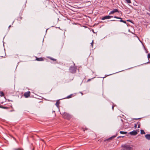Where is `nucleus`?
Segmentation results:
<instances>
[{"instance_id": "nucleus-18", "label": "nucleus", "mask_w": 150, "mask_h": 150, "mask_svg": "<svg viewBox=\"0 0 150 150\" xmlns=\"http://www.w3.org/2000/svg\"><path fill=\"white\" fill-rule=\"evenodd\" d=\"M147 57L148 59L150 58V53L148 54Z\"/></svg>"}, {"instance_id": "nucleus-1", "label": "nucleus", "mask_w": 150, "mask_h": 150, "mask_svg": "<svg viewBox=\"0 0 150 150\" xmlns=\"http://www.w3.org/2000/svg\"><path fill=\"white\" fill-rule=\"evenodd\" d=\"M113 17V16H105L103 17L101 19L103 20H104L105 19H109ZM114 18H117V19H120V22H123L125 23H126V22L125 21H124L122 20V18L120 17H118L116 16H114L113 17Z\"/></svg>"}, {"instance_id": "nucleus-26", "label": "nucleus", "mask_w": 150, "mask_h": 150, "mask_svg": "<svg viewBox=\"0 0 150 150\" xmlns=\"http://www.w3.org/2000/svg\"><path fill=\"white\" fill-rule=\"evenodd\" d=\"M116 21V20H111V21Z\"/></svg>"}, {"instance_id": "nucleus-2", "label": "nucleus", "mask_w": 150, "mask_h": 150, "mask_svg": "<svg viewBox=\"0 0 150 150\" xmlns=\"http://www.w3.org/2000/svg\"><path fill=\"white\" fill-rule=\"evenodd\" d=\"M123 150H132V147L129 145H124L122 146Z\"/></svg>"}, {"instance_id": "nucleus-30", "label": "nucleus", "mask_w": 150, "mask_h": 150, "mask_svg": "<svg viewBox=\"0 0 150 150\" xmlns=\"http://www.w3.org/2000/svg\"><path fill=\"white\" fill-rule=\"evenodd\" d=\"M138 119H136V120H137Z\"/></svg>"}, {"instance_id": "nucleus-28", "label": "nucleus", "mask_w": 150, "mask_h": 150, "mask_svg": "<svg viewBox=\"0 0 150 150\" xmlns=\"http://www.w3.org/2000/svg\"><path fill=\"white\" fill-rule=\"evenodd\" d=\"M11 27V25H10L8 27V28H10Z\"/></svg>"}, {"instance_id": "nucleus-8", "label": "nucleus", "mask_w": 150, "mask_h": 150, "mask_svg": "<svg viewBox=\"0 0 150 150\" xmlns=\"http://www.w3.org/2000/svg\"><path fill=\"white\" fill-rule=\"evenodd\" d=\"M145 137L146 138L149 140H150V134H147L145 135Z\"/></svg>"}, {"instance_id": "nucleus-15", "label": "nucleus", "mask_w": 150, "mask_h": 150, "mask_svg": "<svg viewBox=\"0 0 150 150\" xmlns=\"http://www.w3.org/2000/svg\"><path fill=\"white\" fill-rule=\"evenodd\" d=\"M22 18V17H21V16H20L19 17H18V20H20V21L21 20Z\"/></svg>"}, {"instance_id": "nucleus-24", "label": "nucleus", "mask_w": 150, "mask_h": 150, "mask_svg": "<svg viewBox=\"0 0 150 150\" xmlns=\"http://www.w3.org/2000/svg\"><path fill=\"white\" fill-rule=\"evenodd\" d=\"M147 14L149 16H150V13H147Z\"/></svg>"}, {"instance_id": "nucleus-14", "label": "nucleus", "mask_w": 150, "mask_h": 150, "mask_svg": "<svg viewBox=\"0 0 150 150\" xmlns=\"http://www.w3.org/2000/svg\"><path fill=\"white\" fill-rule=\"evenodd\" d=\"M0 95L1 96H3L4 95V93L2 92H1L0 93Z\"/></svg>"}, {"instance_id": "nucleus-31", "label": "nucleus", "mask_w": 150, "mask_h": 150, "mask_svg": "<svg viewBox=\"0 0 150 150\" xmlns=\"http://www.w3.org/2000/svg\"><path fill=\"white\" fill-rule=\"evenodd\" d=\"M13 110H11V111H13Z\"/></svg>"}, {"instance_id": "nucleus-22", "label": "nucleus", "mask_w": 150, "mask_h": 150, "mask_svg": "<svg viewBox=\"0 0 150 150\" xmlns=\"http://www.w3.org/2000/svg\"><path fill=\"white\" fill-rule=\"evenodd\" d=\"M1 108H4V109H6V107H3V106Z\"/></svg>"}, {"instance_id": "nucleus-5", "label": "nucleus", "mask_w": 150, "mask_h": 150, "mask_svg": "<svg viewBox=\"0 0 150 150\" xmlns=\"http://www.w3.org/2000/svg\"><path fill=\"white\" fill-rule=\"evenodd\" d=\"M30 91H28L25 92L24 94V96L25 98H28L30 96Z\"/></svg>"}, {"instance_id": "nucleus-11", "label": "nucleus", "mask_w": 150, "mask_h": 150, "mask_svg": "<svg viewBox=\"0 0 150 150\" xmlns=\"http://www.w3.org/2000/svg\"><path fill=\"white\" fill-rule=\"evenodd\" d=\"M116 137V136H112V137H110L109 138L108 140H111V139H112L115 138V137Z\"/></svg>"}, {"instance_id": "nucleus-16", "label": "nucleus", "mask_w": 150, "mask_h": 150, "mask_svg": "<svg viewBox=\"0 0 150 150\" xmlns=\"http://www.w3.org/2000/svg\"><path fill=\"white\" fill-rule=\"evenodd\" d=\"M71 95H69L68 96H67V98H70L71 97Z\"/></svg>"}, {"instance_id": "nucleus-7", "label": "nucleus", "mask_w": 150, "mask_h": 150, "mask_svg": "<svg viewBox=\"0 0 150 150\" xmlns=\"http://www.w3.org/2000/svg\"><path fill=\"white\" fill-rule=\"evenodd\" d=\"M36 60L38 61H43V59L42 57H36Z\"/></svg>"}, {"instance_id": "nucleus-27", "label": "nucleus", "mask_w": 150, "mask_h": 150, "mask_svg": "<svg viewBox=\"0 0 150 150\" xmlns=\"http://www.w3.org/2000/svg\"><path fill=\"white\" fill-rule=\"evenodd\" d=\"M149 11H150V6L149 8Z\"/></svg>"}, {"instance_id": "nucleus-17", "label": "nucleus", "mask_w": 150, "mask_h": 150, "mask_svg": "<svg viewBox=\"0 0 150 150\" xmlns=\"http://www.w3.org/2000/svg\"><path fill=\"white\" fill-rule=\"evenodd\" d=\"M21 149L20 148H18V149H13V150H21Z\"/></svg>"}, {"instance_id": "nucleus-21", "label": "nucleus", "mask_w": 150, "mask_h": 150, "mask_svg": "<svg viewBox=\"0 0 150 150\" xmlns=\"http://www.w3.org/2000/svg\"><path fill=\"white\" fill-rule=\"evenodd\" d=\"M91 79H88L87 81V82H89L91 80Z\"/></svg>"}, {"instance_id": "nucleus-29", "label": "nucleus", "mask_w": 150, "mask_h": 150, "mask_svg": "<svg viewBox=\"0 0 150 150\" xmlns=\"http://www.w3.org/2000/svg\"><path fill=\"white\" fill-rule=\"evenodd\" d=\"M136 126H137V125L136 124L135 125V127H136Z\"/></svg>"}, {"instance_id": "nucleus-9", "label": "nucleus", "mask_w": 150, "mask_h": 150, "mask_svg": "<svg viewBox=\"0 0 150 150\" xmlns=\"http://www.w3.org/2000/svg\"><path fill=\"white\" fill-rule=\"evenodd\" d=\"M60 103V102L59 100H58L56 103L55 105L58 108L59 107Z\"/></svg>"}, {"instance_id": "nucleus-25", "label": "nucleus", "mask_w": 150, "mask_h": 150, "mask_svg": "<svg viewBox=\"0 0 150 150\" xmlns=\"http://www.w3.org/2000/svg\"><path fill=\"white\" fill-rule=\"evenodd\" d=\"M114 106H112V109L113 110L114 109Z\"/></svg>"}, {"instance_id": "nucleus-10", "label": "nucleus", "mask_w": 150, "mask_h": 150, "mask_svg": "<svg viewBox=\"0 0 150 150\" xmlns=\"http://www.w3.org/2000/svg\"><path fill=\"white\" fill-rule=\"evenodd\" d=\"M120 134H127V132L122 131H120Z\"/></svg>"}, {"instance_id": "nucleus-23", "label": "nucleus", "mask_w": 150, "mask_h": 150, "mask_svg": "<svg viewBox=\"0 0 150 150\" xmlns=\"http://www.w3.org/2000/svg\"><path fill=\"white\" fill-rule=\"evenodd\" d=\"M124 137V136H122V137L119 136L118 137V138H120L121 137Z\"/></svg>"}, {"instance_id": "nucleus-12", "label": "nucleus", "mask_w": 150, "mask_h": 150, "mask_svg": "<svg viewBox=\"0 0 150 150\" xmlns=\"http://www.w3.org/2000/svg\"><path fill=\"white\" fill-rule=\"evenodd\" d=\"M125 1L128 4H130L131 3V2L130 0H125Z\"/></svg>"}, {"instance_id": "nucleus-6", "label": "nucleus", "mask_w": 150, "mask_h": 150, "mask_svg": "<svg viewBox=\"0 0 150 150\" xmlns=\"http://www.w3.org/2000/svg\"><path fill=\"white\" fill-rule=\"evenodd\" d=\"M129 134L131 135H135L137 134V132L135 130H133L129 132Z\"/></svg>"}, {"instance_id": "nucleus-4", "label": "nucleus", "mask_w": 150, "mask_h": 150, "mask_svg": "<svg viewBox=\"0 0 150 150\" xmlns=\"http://www.w3.org/2000/svg\"><path fill=\"white\" fill-rule=\"evenodd\" d=\"M119 12L118 10L117 9H114L113 10L110 11L109 13V15L115 13Z\"/></svg>"}, {"instance_id": "nucleus-13", "label": "nucleus", "mask_w": 150, "mask_h": 150, "mask_svg": "<svg viewBox=\"0 0 150 150\" xmlns=\"http://www.w3.org/2000/svg\"><path fill=\"white\" fill-rule=\"evenodd\" d=\"M141 134H145V132L144 130H141Z\"/></svg>"}, {"instance_id": "nucleus-19", "label": "nucleus", "mask_w": 150, "mask_h": 150, "mask_svg": "<svg viewBox=\"0 0 150 150\" xmlns=\"http://www.w3.org/2000/svg\"><path fill=\"white\" fill-rule=\"evenodd\" d=\"M93 40L92 42L91 43V45L92 47H93Z\"/></svg>"}, {"instance_id": "nucleus-20", "label": "nucleus", "mask_w": 150, "mask_h": 150, "mask_svg": "<svg viewBox=\"0 0 150 150\" xmlns=\"http://www.w3.org/2000/svg\"><path fill=\"white\" fill-rule=\"evenodd\" d=\"M50 59L53 60V61H56V59H54V58H50Z\"/></svg>"}, {"instance_id": "nucleus-3", "label": "nucleus", "mask_w": 150, "mask_h": 150, "mask_svg": "<svg viewBox=\"0 0 150 150\" xmlns=\"http://www.w3.org/2000/svg\"><path fill=\"white\" fill-rule=\"evenodd\" d=\"M69 70L71 73H74L76 71V69L74 67H70L69 69Z\"/></svg>"}]
</instances>
